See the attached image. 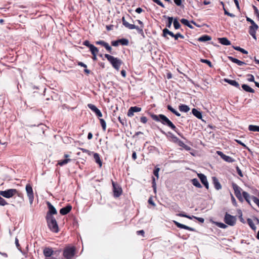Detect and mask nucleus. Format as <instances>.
I'll list each match as a JSON object with an SVG mask.
<instances>
[{
	"label": "nucleus",
	"instance_id": "nucleus-54",
	"mask_svg": "<svg viewBox=\"0 0 259 259\" xmlns=\"http://www.w3.org/2000/svg\"><path fill=\"white\" fill-rule=\"evenodd\" d=\"M174 1L177 6L184 8V5H182V0H174Z\"/></svg>",
	"mask_w": 259,
	"mask_h": 259
},
{
	"label": "nucleus",
	"instance_id": "nucleus-25",
	"mask_svg": "<svg viewBox=\"0 0 259 259\" xmlns=\"http://www.w3.org/2000/svg\"><path fill=\"white\" fill-rule=\"evenodd\" d=\"M94 158L95 162L99 165L100 167H101L102 165V162L100 159L99 154L97 153H94Z\"/></svg>",
	"mask_w": 259,
	"mask_h": 259
},
{
	"label": "nucleus",
	"instance_id": "nucleus-30",
	"mask_svg": "<svg viewBox=\"0 0 259 259\" xmlns=\"http://www.w3.org/2000/svg\"><path fill=\"white\" fill-rule=\"evenodd\" d=\"M191 182H192V184L196 187L199 188L202 187V186L200 184V183H199L198 179H197L196 178L193 179L191 180Z\"/></svg>",
	"mask_w": 259,
	"mask_h": 259
},
{
	"label": "nucleus",
	"instance_id": "nucleus-2",
	"mask_svg": "<svg viewBox=\"0 0 259 259\" xmlns=\"http://www.w3.org/2000/svg\"><path fill=\"white\" fill-rule=\"evenodd\" d=\"M104 56L108 61L111 64L112 67L116 70L118 71L120 65L122 64V60L109 54H106Z\"/></svg>",
	"mask_w": 259,
	"mask_h": 259
},
{
	"label": "nucleus",
	"instance_id": "nucleus-55",
	"mask_svg": "<svg viewBox=\"0 0 259 259\" xmlns=\"http://www.w3.org/2000/svg\"><path fill=\"white\" fill-rule=\"evenodd\" d=\"M168 134L170 136L171 138L174 139V142L176 143L179 139L177 137H176L174 135H173L171 132H168Z\"/></svg>",
	"mask_w": 259,
	"mask_h": 259
},
{
	"label": "nucleus",
	"instance_id": "nucleus-19",
	"mask_svg": "<svg viewBox=\"0 0 259 259\" xmlns=\"http://www.w3.org/2000/svg\"><path fill=\"white\" fill-rule=\"evenodd\" d=\"M167 35H169L174 38L175 36V34L172 31L169 30L167 28H165L162 30V36L168 39L169 38L167 36Z\"/></svg>",
	"mask_w": 259,
	"mask_h": 259
},
{
	"label": "nucleus",
	"instance_id": "nucleus-42",
	"mask_svg": "<svg viewBox=\"0 0 259 259\" xmlns=\"http://www.w3.org/2000/svg\"><path fill=\"white\" fill-rule=\"evenodd\" d=\"M171 208L174 209L175 211H179L180 208L178 204L175 203H173L171 205Z\"/></svg>",
	"mask_w": 259,
	"mask_h": 259
},
{
	"label": "nucleus",
	"instance_id": "nucleus-59",
	"mask_svg": "<svg viewBox=\"0 0 259 259\" xmlns=\"http://www.w3.org/2000/svg\"><path fill=\"white\" fill-rule=\"evenodd\" d=\"M119 42L118 41V39L116 40L112 41L111 42L112 46H113L114 47H117L119 45Z\"/></svg>",
	"mask_w": 259,
	"mask_h": 259
},
{
	"label": "nucleus",
	"instance_id": "nucleus-16",
	"mask_svg": "<svg viewBox=\"0 0 259 259\" xmlns=\"http://www.w3.org/2000/svg\"><path fill=\"white\" fill-rule=\"evenodd\" d=\"M88 107L92 110L93 112H95L96 115L98 117H101L102 116V114L100 110L94 105L92 104H89L88 105Z\"/></svg>",
	"mask_w": 259,
	"mask_h": 259
},
{
	"label": "nucleus",
	"instance_id": "nucleus-26",
	"mask_svg": "<svg viewBox=\"0 0 259 259\" xmlns=\"http://www.w3.org/2000/svg\"><path fill=\"white\" fill-rule=\"evenodd\" d=\"M179 109L181 112H188L190 110L189 107L185 104H181L179 106Z\"/></svg>",
	"mask_w": 259,
	"mask_h": 259
},
{
	"label": "nucleus",
	"instance_id": "nucleus-57",
	"mask_svg": "<svg viewBox=\"0 0 259 259\" xmlns=\"http://www.w3.org/2000/svg\"><path fill=\"white\" fill-rule=\"evenodd\" d=\"M180 21H181V22L183 24H184V25H185L186 26H187V25H188V24H189V21L188 20L186 19L183 18Z\"/></svg>",
	"mask_w": 259,
	"mask_h": 259
},
{
	"label": "nucleus",
	"instance_id": "nucleus-7",
	"mask_svg": "<svg viewBox=\"0 0 259 259\" xmlns=\"http://www.w3.org/2000/svg\"><path fill=\"white\" fill-rule=\"evenodd\" d=\"M232 187L234 191V193L236 197L240 202H243L244 198L243 194L241 195V190L240 187H239L236 184L232 183Z\"/></svg>",
	"mask_w": 259,
	"mask_h": 259
},
{
	"label": "nucleus",
	"instance_id": "nucleus-40",
	"mask_svg": "<svg viewBox=\"0 0 259 259\" xmlns=\"http://www.w3.org/2000/svg\"><path fill=\"white\" fill-rule=\"evenodd\" d=\"M213 224H214L217 226L221 228L225 229L227 227V225L222 223L213 222Z\"/></svg>",
	"mask_w": 259,
	"mask_h": 259
},
{
	"label": "nucleus",
	"instance_id": "nucleus-10",
	"mask_svg": "<svg viewBox=\"0 0 259 259\" xmlns=\"http://www.w3.org/2000/svg\"><path fill=\"white\" fill-rule=\"evenodd\" d=\"M26 191L27 192V196L29 198L30 204H32L34 199V195L32 188L30 184L26 185Z\"/></svg>",
	"mask_w": 259,
	"mask_h": 259
},
{
	"label": "nucleus",
	"instance_id": "nucleus-64",
	"mask_svg": "<svg viewBox=\"0 0 259 259\" xmlns=\"http://www.w3.org/2000/svg\"><path fill=\"white\" fill-rule=\"evenodd\" d=\"M79 149L83 153H88L89 154H90L91 152L86 149L80 148H79Z\"/></svg>",
	"mask_w": 259,
	"mask_h": 259
},
{
	"label": "nucleus",
	"instance_id": "nucleus-39",
	"mask_svg": "<svg viewBox=\"0 0 259 259\" xmlns=\"http://www.w3.org/2000/svg\"><path fill=\"white\" fill-rule=\"evenodd\" d=\"M90 51L91 52L92 54H97L99 52V50L97 47L92 45L89 48Z\"/></svg>",
	"mask_w": 259,
	"mask_h": 259
},
{
	"label": "nucleus",
	"instance_id": "nucleus-14",
	"mask_svg": "<svg viewBox=\"0 0 259 259\" xmlns=\"http://www.w3.org/2000/svg\"><path fill=\"white\" fill-rule=\"evenodd\" d=\"M258 26H257V25L256 24H254V25H251L249 27L248 32L250 34V35H251L252 36V37L255 39H256V31L258 29Z\"/></svg>",
	"mask_w": 259,
	"mask_h": 259
},
{
	"label": "nucleus",
	"instance_id": "nucleus-37",
	"mask_svg": "<svg viewBox=\"0 0 259 259\" xmlns=\"http://www.w3.org/2000/svg\"><path fill=\"white\" fill-rule=\"evenodd\" d=\"M118 41L119 44L123 46H127L129 43L128 40L126 38L119 39Z\"/></svg>",
	"mask_w": 259,
	"mask_h": 259
},
{
	"label": "nucleus",
	"instance_id": "nucleus-43",
	"mask_svg": "<svg viewBox=\"0 0 259 259\" xmlns=\"http://www.w3.org/2000/svg\"><path fill=\"white\" fill-rule=\"evenodd\" d=\"M118 119L122 125H126V120L125 117H118Z\"/></svg>",
	"mask_w": 259,
	"mask_h": 259
},
{
	"label": "nucleus",
	"instance_id": "nucleus-3",
	"mask_svg": "<svg viewBox=\"0 0 259 259\" xmlns=\"http://www.w3.org/2000/svg\"><path fill=\"white\" fill-rule=\"evenodd\" d=\"M47 225L51 231L57 233L59 231V227L57 222L54 217H46Z\"/></svg>",
	"mask_w": 259,
	"mask_h": 259
},
{
	"label": "nucleus",
	"instance_id": "nucleus-6",
	"mask_svg": "<svg viewBox=\"0 0 259 259\" xmlns=\"http://www.w3.org/2000/svg\"><path fill=\"white\" fill-rule=\"evenodd\" d=\"M16 193H18V196H20V194L15 189H10L5 191H0V195L6 198H10L13 197Z\"/></svg>",
	"mask_w": 259,
	"mask_h": 259
},
{
	"label": "nucleus",
	"instance_id": "nucleus-61",
	"mask_svg": "<svg viewBox=\"0 0 259 259\" xmlns=\"http://www.w3.org/2000/svg\"><path fill=\"white\" fill-rule=\"evenodd\" d=\"M141 121L143 123H146L147 122V118L145 116H142L140 118Z\"/></svg>",
	"mask_w": 259,
	"mask_h": 259
},
{
	"label": "nucleus",
	"instance_id": "nucleus-12",
	"mask_svg": "<svg viewBox=\"0 0 259 259\" xmlns=\"http://www.w3.org/2000/svg\"><path fill=\"white\" fill-rule=\"evenodd\" d=\"M112 184L113 186L114 196L115 197H119L122 192L121 188L113 181H112Z\"/></svg>",
	"mask_w": 259,
	"mask_h": 259
},
{
	"label": "nucleus",
	"instance_id": "nucleus-9",
	"mask_svg": "<svg viewBox=\"0 0 259 259\" xmlns=\"http://www.w3.org/2000/svg\"><path fill=\"white\" fill-rule=\"evenodd\" d=\"M235 165H237V160L233 157H231L228 156V168H229V170L231 172L234 171V167Z\"/></svg>",
	"mask_w": 259,
	"mask_h": 259
},
{
	"label": "nucleus",
	"instance_id": "nucleus-58",
	"mask_svg": "<svg viewBox=\"0 0 259 259\" xmlns=\"http://www.w3.org/2000/svg\"><path fill=\"white\" fill-rule=\"evenodd\" d=\"M83 45L87 46L89 48L92 45V44H91L90 43V41L88 40L84 41L83 42Z\"/></svg>",
	"mask_w": 259,
	"mask_h": 259
},
{
	"label": "nucleus",
	"instance_id": "nucleus-5",
	"mask_svg": "<svg viewBox=\"0 0 259 259\" xmlns=\"http://www.w3.org/2000/svg\"><path fill=\"white\" fill-rule=\"evenodd\" d=\"M75 254V248L74 246H67L63 250V256L66 259H71Z\"/></svg>",
	"mask_w": 259,
	"mask_h": 259
},
{
	"label": "nucleus",
	"instance_id": "nucleus-45",
	"mask_svg": "<svg viewBox=\"0 0 259 259\" xmlns=\"http://www.w3.org/2000/svg\"><path fill=\"white\" fill-rule=\"evenodd\" d=\"M218 154L220 155L225 161H227V155L224 154L222 152L218 151L217 152Z\"/></svg>",
	"mask_w": 259,
	"mask_h": 259
},
{
	"label": "nucleus",
	"instance_id": "nucleus-52",
	"mask_svg": "<svg viewBox=\"0 0 259 259\" xmlns=\"http://www.w3.org/2000/svg\"><path fill=\"white\" fill-rule=\"evenodd\" d=\"M159 170H160L159 168L156 167L153 171V174L155 176H156L157 177V179L159 178L158 173H159Z\"/></svg>",
	"mask_w": 259,
	"mask_h": 259
},
{
	"label": "nucleus",
	"instance_id": "nucleus-41",
	"mask_svg": "<svg viewBox=\"0 0 259 259\" xmlns=\"http://www.w3.org/2000/svg\"><path fill=\"white\" fill-rule=\"evenodd\" d=\"M100 122L102 126V129L104 131H106V123L104 119L102 118L100 119Z\"/></svg>",
	"mask_w": 259,
	"mask_h": 259
},
{
	"label": "nucleus",
	"instance_id": "nucleus-28",
	"mask_svg": "<svg viewBox=\"0 0 259 259\" xmlns=\"http://www.w3.org/2000/svg\"><path fill=\"white\" fill-rule=\"evenodd\" d=\"M211 39V36L208 35H203L200 36L198 39V41L201 42H205Z\"/></svg>",
	"mask_w": 259,
	"mask_h": 259
},
{
	"label": "nucleus",
	"instance_id": "nucleus-31",
	"mask_svg": "<svg viewBox=\"0 0 259 259\" xmlns=\"http://www.w3.org/2000/svg\"><path fill=\"white\" fill-rule=\"evenodd\" d=\"M248 130L252 132H259V126L255 125H249L248 126Z\"/></svg>",
	"mask_w": 259,
	"mask_h": 259
},
{
	"label": "nucleus",
	"instance_id": "nucleus-47",
	"mask_svg": "<svg viewBox=\"0 0 259 259\" xmlns=\"http://www.w3.org/2000/svg\"><path fill=\"white\" fill-rule=\"evenodd\" d=\"M247 76L248 77L247 78V80L249 81H250V82H253L254 83V82H255L254 81V76L251 74H248L247 75Z\"/></svg>",
	"mask_w": 259,
	"mask_h": 259
},
{
	"label": "nucleus",
	"instance_id": "nucleus-32",
	"mask_svg": "<svg viewBox=\"0 0 259 259\" xmlns=\"http://www.w3.org/2000/svg\"><path fill=\"white\" fill-rule=\"evenodd\" d=\"M167 109L170 111L172 113L175 114L177 116H180L181 114L177 111H176L174 108H173L170 105H168L167 106Z\"/></svg>",
	"mask_w": 259,
	"mask_h": 259
},
{
	"label": "nucleus",
	"instance_id": "nucleus-60",
	"mask_svg": "<svg viewBox=\"0 0 259 259\" xmlns=\"http://www.w3.org/2000/svg\"><path fill=\"white\" fill-rule=\"evenodd\" d=\"M106 42L103 41V40H99V41H96V45H101L102 46L104 47V45L105 44Z\"/></svg>",
	"mask_w": 259,
	"mask_h": 259
},
{
	"label": "nucleus",
	"instance_id": "nucleus-27",
	"mask_svg": "<svg viewBox=\"0 0 259 259\" xmlns=\"http://www.w3.org/2000/svg\"><path fill=\"white\" fill-rule=\"evenodd\" d=\"M176 143H178L179 146L183 147L187 151H189L191 150L190 147L186 145L183 141H181L180 139H179Z\"/></svg>",
	"mask_w": 259,
	"mask_h": 259
},
{
	"label": "nucleus",
	"instance_id": "nucleus-24",
	"mask_svg": "<svg viewBox=\"0 0 259 259\" xmlns=\"http://www.w3.org/2000/svg\"><path fill=\"white\" fill-rule=\"evenodd\" d=\"M192 113L193 114L194 116H195L198 119H201L202 118L201 112L195 108L192 109Z\"/></svg>",
	"mask_w": 259,
	"mask_h": 259
},
{
	"label": "nucleus",
	"instance_id": "nucleus-38",
	"mask_svg": "<svg viewBox=\"0 0 259 259\" xmlns=\"http://www.w3.org/2000/svg\"><path fill=\"white\" fill-rule=\"evenodd\" d=\"M174 27L176 29H178L181 27V24L178 21L177 18H175L173 21Z\"/></svg>",
	"mask_w": 259,
	"mask_h": 259
},
{
	"label": "nucleus",
	"instance_id": "nucleus-22",
	"mask_svg": "<svg viewBox=\"0 0 259 259\" xmlns=\"http://www.w3.org/2000/svg\"><path fill=\"white\" fill-rule=\"evenodd\" d=\"M228 58L234 63L237 64L239 66H242L246 63L244 62L241 61L237 59L234 58L231 56H228Z\"/></svg>",
	"mask_w": 259,
	"mask_h": 259
},
{
	"label": "nucleus",
	"instance_id": "nucleus-34",
	"mask_svg": "<svg viewBox=\"0 0 259 259\" xmlns=\"http://www.w3.org/2000/svg\"><path fill=\"white\" fill-rule=\"evenodd\" d=\"M163 17L165 18H167L168 19V22L166 24V26L168 28H170V27L171 26V24H172V22L174 21V19L171 17H166V16H164Z\"/></svg>",
	"mask_w": 259,
	"mask_h": 259
},
{
	"label": "nucleus",
	"instance_id": "nucleus-17",
	"mask_svg": "<svg viewBox=\"0 0 259 259\" xmlns=\"http://www.w3.org/2000/svg\"><path fill=\"white\" fill-rule=\"evenodd\" d=\"M142 108L137 106L131 107L127 112V116L129 117H132L134 115L135 112H138L141 111Z\"/></svg>",
	"mask_w": 259,
	"mask_h": 259
},
{
	"label": "nucleus",
	"instance_id": "nucleus-8",
	"mask_svg": "<svg viewBox=\"0 0 259 259\" xmlns=\"http://www.w3.org/2000/svg\"><path fill=\"white\" fill-rule=\"evenodd\" d=\"M243 196L244 199L249 205H251L250 201V199H251L258 206H259V199L257 197L254 196H250V195L245 191L243 192Z\"/></svg>",
	"mask_w": 259,
	"mask_h": 259
},
{
	"label": "nucleus",
	"instance_id": "nucleus-53",
	"mask_svg": "<svg viewBox=\"0 0 259 259\" xmlns=\"http://www.w3.org/2000/svg\"><path fill=\"white\" fill-rule=\"evenodd\" d=\"M7 204H8V203L6 202V201L3 198L0 196V205L5 206Z\"/></svg>",
	"mask_w": 259,
	"mask_h": 259
},
{
	"label": "nucleus",
	"instance_id": "nucleus-63",
	"mask_svg": "<svg viewBox=\"0 0 259 259\" xmlns=\"http://www.w3.org/2000/svg\"><path fill=\"white\" fill-rule=\"evenodd\" d=\"M253 10H254V14L256 16L258 15L259 14V11L258 10L257 8L255 6H253Z\"/></svg>",
	"mask_w": 259,
	"mask_h": 259
},
{
	"label": "nucleus",
	"instance_id": "nucleus-4",
	"mask_svg": "<svg viewBox=\"0 0 259 259\" xmlns=\"http://www.w3.org/2000/svg\"><path fill=\"white\" fill-rule=\"evenodd\" d=\"M122 24L126 27L129 29H136L137 30V32L139 34H141L143 38H145V35L143 31V27H139L137 26H136L134 24H130L128 23L125 19L124 17L122 18Z\"/></svg>",
	"mask_w": 259,
	"mask_h": 259
},
{
	"label": "nucleus",
	"instance_id": "nucleus-21",
	"mask_svg": "<svg viewBox=\"0 0 259 259\" xmlns=\"http://www.w3.org/2000/svg\"><path fill=\"white\" fill-rule=\"evenodd\" d=\"M236 217L228 214V225L234 226L236 222Z\"/></svg>",
	"mask_w": 259,
	"mask_h": 259
},
{
	"label": "nucleus",
	"instance_id": "nucleus-1",
	"mask_svg": "<svg viewBox=\"0 0 259 259\" xmlns=\"http://www.w3.org/2000/svg\"><path fill=\"white\" fill-rule=\"evenodd\" d=\"M150 116L153 120L156 121H160L163 124L166 125L168 127H170L174 131L177 132L178 135H180L179 133L177 132V128L176 126L172 123V122L164 115L163 114H159L156 115L153 113L150 114Z\"/></svg>",
	"mask_w": 259,
	"mask_h": 259
},
{
	"label": "nucleus",
	"instance_id": "nucleus-35",
	"mask_svg": "<svg viewBox=\"0 0 259 259\" xmlns=\"http://www.w3.org/2000/svg\"><path fill=\"white\" fill-rule=\"evenodd\" d=\"M71 161L70 159L66 158L64 160H61L58 161V164L60 166H63L67 163H68L69 162Z\"/></svg>",
	"mask_w": 259,
	"mask_h": 259
},
{
	"label": "nucleus",
	"instance_id": "nucleus-46",
	"mask_svg": "<svg viewBox=\"0 0 259 259\" xmlns=\"http://www.w3.org/2000/svg\"><path fill=\"white\" fill-rule=\"evenodd\" d=\"M152 188L153 189L154 192L155 193L156 192V184L155 182V179L154 177H152Z\"/></svg>",
	"mask_w": 259,
	"mask_h": 259
},
{
	"label": "nucleus",
	"instance_id": "nucleus-13",
	"mask_svg": "<svg viewBox=\"0 0 259 259\" xmlns=\"http://www.w3.org/2000/svg\"><path fill=\"white\" fill-rule=\"evenodd\" d=\"M47 204L49 210L47 212L46 217H53V215L57 213L56 209L50 202H47Z\"/></svg>",
	"mask_w": 259,
	"mask_h": 259
},
{
	"label": "nucleus",
	"instance_id": "nucleus-49",
	"mask_svg": "<svg viewBox=\"0 0 259 259\" xmlns=\"http://www.w3.org/2000/svg\"><path fill=\"white\" fill-rule=\"evenodd\" d=\"M219 41L222 45H227V37L219 38Z\"/></svg>",
	"mask_w": 259,
	"mask_h": 259
},
{
	"label": "nucleus",
	"instance_id": "nucleus-62",
	"mask_svg": "<svg viewBox=\"0 0 259 259\" xmlns=\"http://www.w3.org/2000/svg\"><path fill=\"white\" fill-rule=\"evenodd\" d=\"M246 21L247 22H249L251 23V25L256 24V23L254 22L253 20H252L251 19L248 17H246Z\"/></svg>",
	"mask_w": 259,
	"mask_h": 259
},
{
	"label": "nucleus",
	"instance_id": "nucleus-20",
	"mask_svg": "<svg viewBox=\"0 0 259 259\" xmlns=\"http://www.w3.org/2000/svg\"><path fill=\"white\" fill-rule=\"evenodd\" d=\"M71 209L72 206L70 205H67L66 206L61 208L60 213L62 215H66L71 211Z\"/></svg>",
	"mask_w": 259,
	"mask_h": 259
},
{
	"label": "nucleus",
	"instance_id": "nucleus-15",
	"mask_svg": "<svg viewBox=\"0 0 259 259\" xmlns=\"http://www.w3.org/2000/svg\"><path fill=\"white\" fill-rule=\"evenodd\" d=\"M197 176H198V177L200 180L202 184L204 185V186L205 187V188L207 189H208L209 184H208V181L207 180L206 177L203 174H198Z\"/></svg>",
	"mask_w": 259,
	"mask_h": 259
},
{
	"label": "nucleus",
	"instance_id": "nucleus-23",
	"mask_svg": "<svg viewBox=\"0 0 259 259\" xmlns=\"http://www.w3.org/2000/svg\"><path fill=\"white\" fill-rule=\"evenodd\" d=\"M212 183L214 185L215 188L218 190L221 189L222 188V186H221V185L218 179L215 177H212Z\"/></svg>",
	"mask_w": 259,
	"mask_h": 259
},
{
	"label": "nucleus",
	"instance_id": "nucleus-33",
	"mask_svg": "<svg viewBox=\"0 0 259 259\" xmlns=\"http://www.w3.org/2000/svg\"><path fill=\"white\" fill-rule=\"evenodd\" d=\"M228 83L236 87L237 88L240 89L239 84L238 82L234 80L228 79Z\"/></svg>",
	"mask_w": 259,
	"mask_h": 259
},
{
	"label": "nucleus",
	"instance_id": "nucleus-11",
	"mask_svg": "<svg viewBox=\"0 0 259 259\" xmlns=\"http://www.w3.org/2000/svg\"><path fill=\"white\" fill-rule=\"evenodd\" d=\"M60 252V250L54 252L52 248L49 247H46L44 249V254L46 258L51 257L53 255H57Z\"/></svg>",
	"mask_w": 259,
	"mask_h": 259
},
{
	"label": "nucleus",
	"instance_id": "nucleus-50",
	"mask_svg": "<svg viewBox=\"0 0 259 259\" xmlns=\"http://www.w3.org/2000/svg\"><path fill=\"white\" fill-rule=\"evenodd\" d=\"M201 62H202V63H205V64H207L210 67H212L211 62L209 60H207V59H201Z\"/></svg>",
	"mask_w": 259,
	"mask_h": 259
},
{
	"label": "nucleus",
	"instance_id": "nucleus-36",
	"mask_svg": "<svg viewBox=\"0 0 259 259\" xmlns=\"http://www.w3.org/2000/svg\"><path fill=\"white\" fill-rule=\"evenodd\" d=\"M247 223L248 225L250 226V227L253 230H255L256 227L255 225L254 224L252 220L251 219H248L247 220Z\"/></svg>",
	"mask_w": 259,
	"mask_h": 259
},
{
	"label": "nucleus",
	"instance_id": "nucleus-29",
	"mask_svg": "<svg viewBox=\"0 0 259 259\" xmlns=\"http://www.w3.org/2000/svg\"><path fill=\"white\" fill-rule=\"evenodd\" d=\"M242 88L245 91H246L247 92L254 93V92H255L254 90L253 89H252L251 88L249 87L248 85L245 84H243L242 85Z\"/></svg>",
	"mask_w": 259,
	"mask_h": 259
},
{
	"label": "nucleus",
	"instance_id": "nucleus-56",
	"mask_svg": "<svg viewBox=\"0 0 259 259\" xmlns=\"http://www.w3.org/2000/svg\"><path fill=\"white\" fill-rule=\"evenodd\" d=\"M154 3L161 6L162 8H164V6L163 3L160 0H152Z\"/></svg>",
	"mask_w": 259,
	"mask_h": 259
},
{
	"label": "nucleus",
	"instance_id": "nucleus-51",
	"mask_svg": "<svg viewBox=\"0 0 259 259\" xmlns=\"http://www.w3.org/2000/svg\"><path fill=\"white\" fill-rule=\"evenodd\" d=\"M175 36L174 37V38L175 40H178L179 37L182 39L184 38V36L181 34L180 33H177L175 34Z\"/></svg>",
	"mask_w": 259,
	"mask_h": 259
},
{
	"label": "nucleus",
	"instance_id": "nucleus-44",
	"mask_svg": "<svg viewBox=\"0 0 259 259\" xmlns=\"http://www.w3.org/2000/svg\"><path fill=\"white\" fill-rule=\"evenodd\" d=\"M104 47L108 51L109 53L112 54V49L107 42L105 43Z\"/></svg>",
	"mask_w": 259,
	"mask_h": 259
},
{
	"label": "nucleus",
	"instance_id": "nucleus-48",
	"mask_svg": "<svg viewBox=\"0 0 259 259\" xmlns=\"http://www.w3.org/2000/svg\"><path fill=\"white\" fill-rule=\"evenodd\" d=\"M234 168H235L236 169L237 174L239 175V176L240 177H243V174L242 172V171L239 168V167L238 166V165H235V167H234Z\"/></svg>",
	"mask_w": 259,
	"mask_h": 259
},
{
	"label": "nucleus",
	"instance_id": "nucleus-18",
	"mask_svg": "<svg viewBox=\"0 0 259 259\" xmlns=\"http://www.w3.org/2000/svg\"><path fill=\"white\" fill-rule=\"evenodd\" d=\"M174 223L175 225L179 228L189 230L191 231H195V229L190 227H188V226L183 225L182 224H181L177 221H174Z\"/></svg>",
	"mask_w": 259,
	"mask_h": 259
}]
</instances>
